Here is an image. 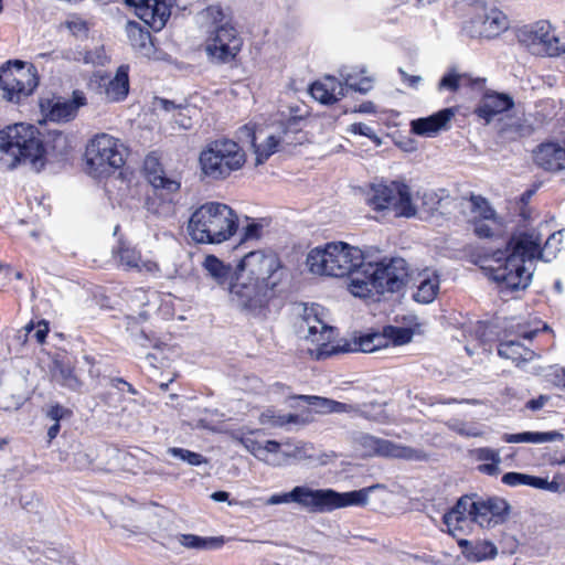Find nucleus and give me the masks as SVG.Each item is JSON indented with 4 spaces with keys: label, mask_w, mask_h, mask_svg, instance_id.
Here are the masks:
<instances>
[{
    "label": "nucleus",
    "mask_w": 565,
    "mask_h": 565,
    "mask_svg": "<svg viewBox=\"0 0 565 565\" xmlns=\"http://www.w3.org/2000/svg\"><path fill=\"white\" fill-rule=\"evenodd\" d=\"M363 271L348 285L349 291L360 298L370 297L373 292H398L407 282L408 265L402 257L383 258L380 262H365Z\"/></svg>",
    "instance_id": "nucleus-3"
},
{
    "label": "nucleus",
    "mask_w": 565,
    "mask_h": 565,
    "mask_svg": "<svg viewBox=\"0 0 565 565\" xmlns=\"http://www.w3.org/2000/svg\"><path fill=\"white\" fill-rule=\"evenodd\" d=\"M498 354L501 358L512 360L516 364L531 361L535 355L534 351L525 348L518 340L501 341L498 347Z\"/></svg>",
    "instance_id": "nucleus-33"
},
{
    "label": "nucleus",
    "mask_w": 565,
    "mask_h": 565,
    "mask_svg": "<svg viewBox=\"0 0 565 565\" xmlns=\"http://www.w3.org/2000/svg\"><path fill=\"white\" fill-rule=\"evenodd\" d=\"M519 40L536 55L556 56L565 52V46L559 45L558 38L551 33V25L545 21L536 23L530 30L521 31Z\"/></svg>",
    "instance_id": "nucleus-14"
},
{
    "label": "nucleus",
    "mask_w": 565,
    "mask_h": 565,
    "mask_svg": "<svg viewBox=\"0 0 565 565\" xmlns=\"http://www.w3.org/2000/svg\"><path fill=\"white\" fill-rule=\"evenodd\" d=\"M507 252L504 263L492 270V277L511 290L525 289L532 273L524 264L534 258H543L540 234L535 230L514 233L508 242Z\"/></svg>",
    "instance_id": "nucleus-2"
},
{
    "label": "nucleus",
    "mask_w": 565,
    "mask_h": 565,
    "mask_svg": "<svg viewBox=\"0 0 565 565\" xmlns=\"http://www.w3.org/2000/svg\"><path fill=\"white\" fill-rule=\"evenodd\" d=\"M305 118L300 115H290L285 120H281L279 127L281 129L282 143L292 145L301 142L298 135L302 132V121Z\"/></svg>",
    "instance_id": "nucleus-38"
},
{
    "label": "nucleus",
    "mask_w": 565,
    "mask_h": 565,
    "mask_svg": "<svg viewBox=\"0 0 565 565\" xmlns=\"http://www.w3.org/2000/svg\"><path fill=\"white\" fill-rule=\"evenodd\" d=\"M238 269L246 271L250 279L276 298L282 291L288 269L277 254L262 250L250 252L238 262Z\"/></svg>",
    "instance_id": "nucleus-8"
},
{
    "label": "nucleus",
    "mask_w": 565,
    "mask_h": 565,
    "mask_svg": "<svg viewBox=\"0 0 565 565\" xmlns=\"http://www.w3.org/2000/svg\"><path fill=\"white\" fill-rule=\"evenodd\" d=\"M296 398L305 401L308 405L313 406L317 412L322 414L333 413L331 408H333L332 404H334L333 399L315 396V395H299Z\"/></svg>",
    "instance_id": "nucleus-47"
},
{
    "label": "nucleus",
    "mask_w": 565,
    "mask_h": 565,
    "mask_svg": "<svg viewBox=\"0 0 565 565\" xmlns=\"http://www.w3.org/2000/svg\"><path fill=\"white\" fill-rule=\"evenodd\" d=\"M230 301L239 310L253 315L262 313L274 299L269 291L237 268V275L228 290Z\"/></svg>",
    "instance_id": "nucleus-13"
},
{
    "label": "nucleus",
    "mask_w": 565,
    "mask_h": 565,
    "mask_svg": "<svg viewBox=\"0 0 565 565\" xmlns=\"http://www.w3.org/2000/svg\"><path fill=\"white\" fill-rule=\"evenodd\" d=\"M367 201L374 210H392L396 216L412 217L416 214L411 190L402 182L372 184Z\"/></svg>",
    "instance_id": "nucleus-12"
},
{
    "label": "nucleus",
    "mask_w": 565,
    "mask_h": 565,
    "mask_svg": "<svg viewBox=\"0 0 565 565\" xmlns=\"http://www.w3.org/2000/svg\"><path fill=\"white\" fill-rule=\"evenodd\" d=\"M383 335L387 342L392 341L395 345H403L412 340L413 331L409 328L387 326L384 328Z\"/></svg>",
    "instance_id": "nucleus-43"
},
{
    "label": "nucleus",
    "mask_w": 565,
    "mask_h": 565,
    "mask_svg": "<svg viewBox=\"0 0 565 565\" xmlns=\"http://www.w3.org/2000/svg\"><path fill=\"white\" fill-rule=\"evenodd\" d=\"M84 105H86V97L81 90H74L72 99L53 96L40 102L42 113L45 114L46 118L56 122L73 120L77 116L79 107Z\"/></svg>",
    "instance_id": "nucleus-15"
},
{
    "label": "nucleus",
    "mask_w": 565,
    "mask_h": 565,
    "mask_svg": "<svg viewBox=\"0 0 565 565\" xmlns=\"http://www.w3.org/2000/svg\"><path fill=\"white\" fill-rule=\"evenodd\" d=\"M259 422L262 425L282 427L287 424L305 425L308 423V419L297 414H277L275 409L268 408L260 414Z\"/></svg>",
    "instance_id": "nucleus-37"
},
{
    "label": "nucleus",
    "mask_w": 565,
    "mask_h": 565,
    "mask_svg": "<svg viewBox=\"0 0 565 565\" xmlns=\"http://www.w3.org/2000/svg\"><path fill=\"white\" fill-rule=\"evenodd\" d=\"M93 457L85 450H77L73 454V467L77 470L88 469L93 463Z\"/></svg>",
    "instance_id": "nucleus-55"
},
{
    "label": "nucleus",
    "mask_w": 565,
    "mask_h": 565,
    "mask_svg": "<svg viewBox=\"0 0 565 565\" xmlns=\"http://www.w3.org/2000/svg\"><path fill=\"white\" fill-rule=\"evenodd\" d=\"M375 487L340 493L332 489H320L319 513L331 512L349 505H365Z\"/></svg>",
    "instance_id": "nucleus-16"
},
{
    "label": "nucleus",
    "mask_w": 565,
    "mask_h": 565,
    "mask_svg": "<svg viewBox=\"0 0 565 565\" xmlns=\"http://www.w3.org/2000/svg\"><path fill=\"white\" fill-rule=\"evenodd\" d=\"M459 546L461 547L462 554L469 559L475 562V550H473V542H470L468 540H460L458 542Z\"/></svg>",
    "instance_id": "nucleus-64"
},
{
    "label": "nucleus",
    "mask_w": 565,
    "mask_h": 565,
    "mask_svg": "<svg viewBox=\"0 0 565 565\" xmlns=\"http://www.w3.org/2000/svg\"><path fill=\"white\" fill-rule=\"evenodd\" d=\"M85 161L88 174L106 178L125 163L122 143L110 135H97L86 146Z\"/></svg>",
    "instance_id": "nucleus-9"
},
{
    "label": "nucleus",
    "mask_w": 565,
    "mask_h": 565,
    "mask_svg": "<svg viewBox=\"0 0 565 565\" xmlns=\"http://www.w3.org/2000/svg\"><path fill=\"white\" fill-rule=\"evenodd\" d=\"M472 23L477 26L479 36L493 39L509 29L507 15L497 8L487 10L482 15L476 18Z\"/></svg>",
    "instance_id": "nucleus-22"
},
{
    "label": "nucleus",
    "mask_w": 565,
    "mask_h": 565,
    "mask_svg": "<svg viewBox=\"0 0 565 565\" xmlns=\"http://www.w3.org/2000/svg\"><path fill=\"white\" fill-rule=\"evenodd\" d=\"M237 227L238 217L231 206L206 202L193 211L186 231L195 243L220 244L230 239Z\"/></svg>",
    "instance_id": "nucleus-4"
},
{
    "label": "nucleus",
    "mask_w": 565,
    "mask_h": 565,
    "mask_svg": "<svg viewBox=\"0 0 565 565\" xmlns=\"http://www.w3.org/2000/svg\"><path fill=\"white\" fill-rule=\"evenodd\" d=\"M121 393L118 392H105L100 395V401L109 408L116 409L119 407L121 401Z\"/></svg>",
    "instance_id": "nucleus-58"
},
{
    "label": "nucleus",
    "mask_w": 565,
    "mask_h": 565,
    "mask_svg": "<svg viewBox=\"0 0 565 565\" xmlns=\"http://www.w3.org/2000/svg\"><path fill=\"white\" fill-rule=\"evenodd\" d=\"M471 211L476 213V217H480L483 221L494 218L495 212L489 205L488 201L480 195L470 196Z\"/></svg>",
    "instance_id": "nucleus-44"
},
{
    "label": "nucleus",
    "mask_w": 565,
    "mask_h": 565,
    "mask_svg": "<svg viewBox=\"0 0 565 565\" xmlns=\"http://www.w3.org/2000/svg\"><path fill=\"white\" fill-rule=\"evenodd\" d=\"M535 164L546 171L565 169V149L556 142H544L533 150Z\"/></svg>",
    "instance_id": "nucleus-21"
},
{
    "label": "nucleus",
    "mask_w": 565,
    "mask_h": 565,
    "mask_svg": "<svg viewBox=\"0 0 565 565\" xmlns=\"http://www.w3.org/2000/svg\"><path fill=\"white\" fill-rule=\"evenodd\" d=\"M68 149V138L60 130H50L44 137L35 126L23 122L0 130V153L9 157L7 168L10 170L19 164H29L40 172L47 154L64 156Z\"/></svg>",
    "instance_id": "nucleus-1"
},
{
    "label": "nucleus",
    "mask_w": 565,
    "mask_h": 565,
    "mask_svg": "<svg viewBox=\"0 0 565 565\" xmlns=\"http://www.w3.org/2000/svg\"><path fill=\"white\" fill-rule=\"evenodd\" d=\"M311 96L321 104L329 105L339 100L345 95L342 83H338L333 77H327L326 82H315L310 86Z\"/></svg>",
    "instance_id": "nucleus-28"
},
{
    "label": "nucleus",
    "mask_w": 565,
    "mask_h": 565,
    "mask_svg": "<svg viewBox=\"0 0 565 565\" xmlns=\"http://www.w3.org/2000/svg\"><path fill=\"white\" fill-rule=\"evenodd\" d=\"M376 455L411 461H427L429 458V456L423 449L404 446L382 438L380 440Z\"/></svg>",
    "instance_id": "nucleus-26"
},
{
    "label": "nucleus",
    "mask_w": 565,
    "mask_h": 565,
    "mask_svg": "<svg viewBox=\"0 0 565 565\" xmlns=\"http://www.w3.org/2000/svg\"><path fill=\"white\" fill-rule=\"evenodd\" d=\"M475 233L480 238L493 236V230L483 220L475 223Z\"/></svg>",
    "instance_id": "nucleus-62"
},
{
    "label": "nucleus",
    "mask_w": 565,
    "mask_h": 565,
    "mask_svg": "<svg viewBox=\"0 0 565 565\" xmlns=\"http://www.w3.org/2000/svg\"><path fill=\"white\" fill-rule=\"evenodd\" d=\"M352 131L355 132V134L369 137V138L373 139L376 142H380V140L376 137V135L374 134L373 129L370 126L365 125V124H362V122L353 124L352 125Z\"/></svg>",
    "instance_id": "nucleus-59"
},
{
    "label": "nucleus",
    "mask_w": 565,
    "mask_h": 565,
    "mask_svg": "<svg viewBox=\"0 0 565 565\" xmlns=\"http://www.w3.org/2000/svg\"><path fill=\"white\" fill-rule=\"evenodd\" d=\"M178 541L182 546L193 550L218 548L225 543V539L223 536L202 537L194 534H179Z\"/></svg>",
    "instance_id": "nucleus-35"
},
{
    "label": "nucleus",
    "mask_w": 565,
    "mask_h": 565,
    "mask_svg": "<svg viewBox=\"0 0 565 565\" xmlns=\"http://www.w3.org/2000/svg\"><path fill=\"white\" fill-rule=\"evenodd\" d=\"M475 562H480L487 558L495 557L498 551L495 545L490 541L475 542Z\"/></svg>",
    "instance_id": "nucleus-49"
},
{
    "label": "nucleus",
    "mask_w": 565,
    "mask_h": 565,
    "mask_svg": "<svg viewBox=\"0 0 565 565\" xmlns=\"http://www.w3.org/2000/svg\"><path fill=\"white\" fill-rule=\"evenodd\" d=\"M46 416L54 423H60V420L64 418H70L72 416V411L60 404H55L49 408Z\"/></svg>",
    "instance_id": "nucleus-57"
},
{
    "label": "nucleus",
    "mask_w": 565,
    "mask_h": 565,
    "mask_svg": "<svg viewBox=\"0 0 565 565\" xmlns=\"http://www.w3.org/2000/svg\"><path fill=\"white\" fill-rule=\"evenodd\" d=\"M500 463L501 461L484 462L478 466V470L488 476H498L501 472Z\"/></svg>",
    "instance_id": "nucleus-61"
},
{
    "label": "nucleus",
    "mask_w": 565,
    "mask_h": 565,
    "mask_svg": "<svg viewBox=\"0 0 565 565\" xmlns=\"http://www.w3.org/2000/svg\"><path fill=\"white\" fill-rule=\"evenodd\" d=\"M143 172L153 190V195L146 199V210L158 217L169 215L174 203V195L181 189L180 179L177 175H168L159 158L153 153L146 157Z\"/></svg>",
    "instance_id": "nucleus-7"
},
{
    "label": "nucleus",
    "mask_w": 565,
    "mask_h": 565,
    "mask_svg": "<svg viewBox=\"0 0 565 565\" xmlns=\"http://www.w3.org/2000/svg\"><path fill=\"white\" fill-rule=\"evenodd\" d=\"M510 514V504L507 500L491 497L478 498L477 524L481 527H492L504 523Z\"/></svg>",
    "instance_id": "nucleus-17"
},
{
    "label": "nucleus",
    "mask_w": 565,
    "mask_h": 565,
    "mask_svg": "<svg viewBox=\"0 0 565 565\" xmlns=\"http://www.w3.org/2000/svg\"><path fill=\"white\" fill-rule=\"evenodd\" d=\"M126 31L131 45L143 56H150L153 53V44L151 34L148 30L142 29L138 22L128 21Z\"/></svg>",
    "instance_id": "nucleus-30"
},
{
    "label": "nucleus",
    "mask_w": 565,
    "mask_h": 565,
    "mask_svg": "<svg viewBox=\"0 0 565 565\" xmlns=\"http://www.w3.org/2000/svg\"><path fill=\"white\" fill-rule=\"evenodd\" d=\"M171 14L166 0H148V4L140 9L139 18L152 30L160 31Z\"/></svg>",
    "instance_id": "nucleus-27"
},
{
    "label": "nucleus",
    "mask_w": 565,
    "mask_h": 565,
    "mask_svg": "<svg viewBox=\"0 0 565 565\" xmlns=\"http://www.w3.org/2000/svg\"><path fill=\"white\" fill-rule=\"evenodd\" d=\"M168 452L191 466H199L203 462H206V459L201 454L184 448L171 447L168 449Z\"/></svg>",
    "instance_id": "nucleus-46"
},
{
    "label": "nucleus",
    "mask_w": 565,
    "mask_h": 565,
    "mask_svg": "<svg viewBox=\"0 0 565 565\" xmlns=\"http://www.w3.org/2000/svg\"><path fill=\"white\" fill-rule=\"evenodd\" d=\"M320 489H311L306 486H297L289 492L273 494L266 501L268 505L282 503H297L311 513H319Z\"/></svg>",
    "instance_id": "nucleus-18"
},
{
    "label": "nucleus",
    "mask_w": 565,
    "mask_h": 565,
    "mask_svg": "<svg viewBox=\"0 0 565 565\" xmlns=\"http://www.w3.org/2000/svg\"><path fill=\"white\" fill-rule=\"evenodd\" d=\"M535 481H539V486H533V488L548 490L551 492H557L559 490V483L555 480L548 481L545 478L535 476Z\"/></svg>",
    "instance_id": "nucleus-63"
},
{
    "label": "nucleus",
    "mask_w": 565,
    "mask_h": 565,
    "mask_svg": "<svg viewBox=\"0 0 565 565\" xmlns=\"http://www.w3.org/2000/svg\"><path fill=\"white\" fill-rule=\"evenodd\" d=\"M561 437V434L556 431H524L518 434H503L502 440L505 443H532V444H543L554 441L556 438Z\"/></svg>",
    "instance_id": "nucleus-36"
},
{
    "label": "nucleus",
    "mask_w": 565,
    "mask_h": 565,
    "mask_svg": "<svg viewBox=\"0 0 565 565\" xmlns=\"http://www.w3.org/2000/svg\"><path fill=\"white\" fill-rule=\"evenodd\" d=\"M202 268L207 279L228 292L237 275V265L232 266V264L223 262L215 255L209 254L202 262Z\"/></svg>",
    "instance_id": "nucleus-19"
},
{
    "label": "nucleus",
    "mask_w": 565,
    "mask_h": 565,
    "mask_svg": "<svg viewBox=\"0 0 565 565\" xmlns=\"http://www.w3.org/2000/svg\"><path fill=\"white\" fill-rule=\"evenodd\" d=\"M439 289V280L436 275L423 276L419 281L417 291L414 294V299L417 302L429 303L437 296Z\"/></svg>",
    "instance_id": "nucleus-39"
},
{
    "label": "nucleus",
    "mask_w": 565,
    "mask_h": 565,
    "mask_svg": "<svg viewBox=\"0 0 565 565\" xmlns=\"http://www.w3.org/2000/svg\"><path fill=\"white\" fill-rule=\"evenodd\" d=\"M128 72L129 66L121 65L115 76L105 83V95L109 102H120L127 97L129 93Z\"/></svg>",
    "instance_id": "nucleus-29"
},
{
    "label": "nucleus",
    "mask_w": 565,
    "mask_h": 565,
    "mask_svg": "<svg viewBox=\"0 0 565 565\" xmlns=\"http://www.w3.org/2000/svg\"><path fill=\"white\" fill-rule=\"evenodd\" d=\"M38 85V70L33 64L10 60L0 66V89L3 99L19 104L32 95Z\"/></svg>",
    "instance_id": "nucleus-10"
},
{
    "label": "nucleus",
    "mask_w": 565,
    "mask_h": 565,
    "mask_svg": "<svg viewBox=\"0 0 565 565\" xmlns=\"http://www.w3.org/2000/svg\"><path fill=\"white\" fill-rule=\"evenodd\" d=\"M448 427L455 433L466 437H478L481 436V431L476 427L468 426L462 422H452L448 424Z\"/></svg>",
    "instance_id": "nucleus-56"
},
{
    "label": "nucleus",
    "mask_w": 565,
    "mask_h": 565,
    "mask_svg": "<svg viewBox=\"0 0 565 565\" xmlns=\"http://www.w3.org/2000/svg\"><path fill=\"white\" fill-rule=\"evenodd\" d=\"M246 162V153L238 142L220 138L209 141L200 153L202 173L213 181L227 179L241 170Z\"/></svg>",
    "instance_id": "nucleus-6"
},
{
    "label": "nucleus",
    "mask_w": 565,
    "mask_h": 565,
    "mask_svg": "<svg viewBox=\"0 0 565 565\" xmlns=\"http://www.w3.org/2000/svg\"><path fill=\"white\" fill-rule=\"evenodd\" d=\"M358 351L363 353H371L381 348L387 347L386 338L377 332L366 333L360 337H355Z\"/></svg>",
    "instance_id": "nucleus-42"
},
{
    "label": "nucleus",
    "mask_w": 565,
    "mask_h": 565,
    "mask_svg": "<svg viewBox=\"0 0 565 565\" xmlns=\"http://www.w3.org/2000/svg\"><path fill=\"white\" fill-rule=\"evenodd\" d=\"M342 78L344 79L343 87L344 89H352L354 92H359L361 94H366L371 90L372 84L371 79L367 77L361 78L359 82L355 81L354 76L351 74L341 73Z\"/></svg>",
    "instance_id": "nucleus-48"
},
{
    "label": "nucleus",
    "mask_w": 565,
    "mask_h": 565,
    "mask_svg": "<svg viewBox=\"0 0 565 565\" xmlns=\"http://www.w3.org/2000/svg\"><path fill=\"white\" fill-rule=\"evenodd\" d=\"M140 254L131 247L128 246H121L119 249V262L121 265L126 266L127 268H137L139 269V263H140Z\"/></svg>",
    "instance_id": "nucleus-50"
},
{
    "label": "nucleus",
    "mask_w": 565,
    "mask_h": 565,
    "mask_svg": "<svg viewBox=\"0 0 565 565\" xmlns=\"http://www.w3.org/2000/svg\"><path fill=\"white\" fill-rule=\"evenodd\" d=\"M473 456L478 461H484V462L501 461L499 450H495V449H492L489 447H482V448L475 449Z\"/></svg>",
    "instance_id": "nucleus-54"
},
{
    "label": "nucleus",
    "mask_w": 565,
    "mask_h": 565,
    "mask_svg": "<svg viewBox=\"0 0 565 565\" xmlns=\"http://www.w3.org/2000/svg\"><path fill=\"white\" fill-rule=\"evenodd\" d=\"M513 106V99L505 94H484L479 102L475 113L487 124H489L494 116L509 110Z\"/></svg>",
    "instance_id": "nucleus-25"
},
{
    "label": "nucleus",
    "mask_w": 565,
    "mask_h": 565,
    "mask_svg": "<svg viewBox=\"0 0 565 565\" xmlns=\"http://www.w3.org/2000/svg\"><path fill=\"white\" fill-rule=\"evenodd\" d=\"M313 445L305 441L282 443L281 455L285 458H292L295 460H306L312 459L315 457L313 454Z\"/></svg>",
    "instance_id": "nucleus-40"
},
{
    "label": "nucleus",
    "mask_w": 565,
    "mask_h": 565,
    "mask_svg": "<svg viewBox=\"0 0 565 565\" xmlns=\"http://www.w3.org/2000/svg\"><path fill=\"white\" fill-rule=\"evenodd\" d=\"M241 135L250 138V142L255 148L256 166L263 164L270 157V152H267L266 149L262 150L258 146H256V137L254 129L249 126H244L241 128Z\"/></svg>",
    "instance_id": "nucleus-51"
},
{
    "label": "nucleus",
    "mask_w": 565,
    "mask_h": 565,
    "mask_svg": "<svg viewBox=\"0 0 565 565\" xmlns=\"http://www.w3.org/2000/svg\"><path fill=\"white\" fill-rule=\"evenodd\" d=\"M333 413H355L366 419L380 420L383 406L379 403L349 404L334 401Z\"/></svg>",
    "instance_id": "nucleus-31"
},
{
    "label": "nucleus",
    "mask_w": 565,
    "mask_h": 565,
    "mask_svg": "<svg viewBox=\"0 0 565 565\" xmlns=\"http://www.w3.org/2000/svg\"><path fill=\"white\" fill-rule=\"evenodd\" d=\"M359 352L355 337L352 339H341L335 344H331L330 341H322L317 350V360H323L340 353Z\"/></svg>",
    "instance_id": "nucleus-34"
},
{
    "label": "nucleus",
    "mask_w": 565,
    "mask_h": 565,
    "mask_svg": "<svg viewBox=\"0 0 565 565\" xmlns=\"http://www.w3.org/2000/svg\"><path fill=\"white\" fill-rule=\"evenodd\" d=\"M52 377L56 383L72 391H79L83 385L71 363L64 360L54 361Z\"/></svg>",
    "instance_id": "nucleus-32"
},
{
    "label": "nucleus",
    "mask_w": 565,
    "mask_h": 565,
    "mask_svg": "<svg viewBox=\"0 0 565 565\" xmlns=\"http://www.w3.org/2000/svg\"><path fill=\"white\" fill-rule=\"evenodd\" d=\"M454 116L455 110L452 108H444L428 117L413 120L411 122L412 131L418 136L433 137L440 130L447 129Z\"/></svg>",
    "instance_id": "nucleus-23"
},
{
    "label": "nucleus",
    "mask_w": 565,
    "mask_h": 565,
    "mask_svg": "<svg viewBox=\"0 0 565 565\" xmlns=\"http://www.w3.org/2000/svg\"><path fill=\"white\" fill-rule=\"evenodd\" d=\"M480 79H472L467 74H458L456 72H449L441 77L438 83V89H447L450 92H457L462 86H472L479 83Z\"/></svg>",
    "instance_id": "nucleus-41"
},
{
    "label": "nucleus",
    "mask_w": 565,
    "mask_h": 565,
    "mask_svg": "<svg viewBox=\"0 0 565 565\" xmlns=\"http://www.w3.org/2000/svg\"><path fill=\"white\" fill-rule=\"evenodd\" d=\"M477 510L478 499L473 500V497L463 495L457 501L451 510L444 514V523L449 530L452 526L455 529L461 527L460 524L467 522L468 520L477 523Z\"/></svg>",
    "instance_id": "nucleus-24"
},
{
    "label": "nucleus",
    "mask_w": 565,
    "mask_h": 565,
    "mask_svg": "<svg viewBox=\"0 0 565 565\" xmlns=\"http://www.w3.org/2000/svg\"><path fill=\"white\" fill-rule=\"evenodd\" d=\"M306 263L313 274L348 277L349 285L354 280L358 271H363L365 257L359 247L344 242H331L323 247L311 249Z\"/></svg>",
    "instance_id": "nucleus-5"
},
{
    "label": "nucleus",
    "mask_w": 565,
    "mask_h": 565,
    "mask_svg": "<svg viewBox=\"0 0 565 565\" xmlns=\"http://www.w3.org/2000/svg\"><path fill=\"white\" fill-rule=\"evenodd\" d=\"M380 440H381V438H377V437L369 435V434H362L358 438L360 446L365 450V454L369 456L377 454Z\"/></svg>",
    "instance_id": "nucleus-52"
},
{
    "label": "nucleus",
    "mask_w": 565,
    "mask_h": 565,
    "mask_svg": "<svg viewBox=\"0 0 565 565\" xmlns=\"http://www.w3.org/2000/svg\"><path fill=\"white\" fill-rule=\"evenodd\" d=\"M299 332L303 333L307 340L319 345L322 341H330L333 328L324 323L318 316V309H305L302 321L299 326Z\"/></svg>",
    "instance_id": "nucleus-20"
},
{
    "label": "nucleus",
    "mask_w": 565,
    "mask_h": 565,
    "mask_svg": "<svg viewBox=\"0 0 565 565\" xmlns=\"http://www.w3.org/2000/svg\"><path fill=\"white\" fill-rule=\"evenodd\" d=\"M206 15L213 21V30L207 39V54L221 63L230 62L241 50L242 41L235 28L226 20L218 7H210Z\"/></svg>",
    "instance_id": "nucleus-11"
},
{
    "label": "nucleus",
    "mask_w": 565,
    "mask_h": 565,
    "mask_svg": "<svg viewBox=\"0 0 565 565\" xmlns=\"http://www.w3.org/2000/svg\"><path fill=\"white\" fill-rule=\"evenodd\" d=\"M502 482L509 487L516 486H539V481H535V476H530L521 472H507L502 476Z\"/></svg>",
    "instance_id": "nucleus-45"
},
{
    "label": "nucleus",
    "mask_w": 565,
    "mask_h": 565,
    "mask_svg": "<svg viewBox=\"0 0 565 565\" xmlns=\"http://www.w3.org/2000/svg\"><path fill=\"white\" fill-rule=\"evenodd\" d=\"M241 443L256 458L266 461V451L263 449V444L250 437L241 438Z\"/></svg>",
    "instance_id": "nucleus-53"
},
{
    "label": "nucleus",
    "mask_w": 565,
    "mask_h": 565,
    "mask_svg": "<svg viewBox=\"0 0 565 565\" xmlns=\"http://www.w3.org/2000/svg\"><path fill=\"white\" fill-rule=\"evenodd\" d=\"M263 226L259 223H249L244 228V239H257L260 237Z\"/></svg>",
    "instance_id": "nucleus-60"
}]
</instances>
